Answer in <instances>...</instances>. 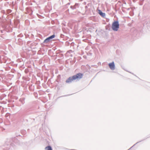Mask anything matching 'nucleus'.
Here are the masks:
<instances>
[{
  "instance_id": "nucleus-1",
  "label": "nucleus",
  "mask_w": 150,
  "mask_h": 150,
  "mask_svg": "<svg viewBox=\"0 0 150 150\" xmlns=\"http://www.w3.org/2000/svg\"><path fill=\"white\" fill-rule=\"evenodd\" d=\"M83 74H82L79 73L74 75L72 76L69 77L66 81L67 83H70L73 80H79L82 78Z\"/></svg>"
},
{
  "instance_id": "nucleus-2",
  "label": "nucleus",
  "mask_w": 150,
  "mask_h": 150,
  "mask_svg": "<svg viewBox=\"0 0 150 150\" xmlns=\"http://www.w3.org/2000/svg\"><path fill=\"white\" fill-rule=\"evenodd\" d=\"M119 26L118 22L117 21H115L112 24V28L113 30L117 31L119 28Z\"/></svg>"
},
{
  "instance_id": "nucleus-3",
  "label": "nucleus",
  "mask_w": 150,
  "mask_h": 150,
  "mask_svg": "<svg viewBox=\"0 0 150 150\" xmlns=\"http://www.w3.org/2000/svg\"><path fill=\"white\" fill-rule=\"evenodd\" d=\"M54 37L55 35H52L49 37L45 39L44 41V42L45 43H47L48 42H49L50 39L53 38Z\"/></svg>"
},
{
  "instance_id": "nucleus-4",
  "label": "nucleus",
  "mask_w": 150,
  "mask_h": 150,
  "mask_svg": "<svg viewBox=\"0 0 150 150\" xmlns=\"http://www.w3.org/2000/svg\"><path fill=\"white\" fill-rule=\"evenodd\" d=\"M109 66L110 68L112 70H113L115 69V66L114 62H112L109 64Z\"/></svg>"
},
{
  "instance_id": "nucleus-5",
  "label": "nucleus",
  "mask_w": 150,
  "mask_h": 150,
  "mask_svg": "<svg viewBox=\"0 0 150 150\" xmlns=\"http://www.w3.org/2000/svg\"><path fill=\"white\" fill-rule=\"evenodd\" d=\"M45 150H52L51 147L50 146H48L45 148Z\"/></svg>"
},
{
  "instance_id": "nucleus-6",
  "label": "nucleus",
  "mask_w": 150,
  "mask_h": 150,
  "mask_svg": "<svg viewBox=\"0 0 150 150\" xmlns=\"http://www.w3.org/2000/svg\"><path fill=\"white\" fill-rule=\"evenodd\" d=\"M99 14L102 16H103V13L100 10H98Z\"/></svg>"
},
{
  "instance_id": "nucleus-7",
  "label": "nucleus",
  "mask_w": 150,
  "mask_h": 150,
  "mask_svg": "<svg viewBox=\"0 0 150 150\" xmlns=\"http://www.w3.org/2000/svg\"><path fill=\"white\" fill-rule=\"evenodd\" d=\"M103 14H104H104H105V13H103Z\"/></svg>"
}]
</instances>
